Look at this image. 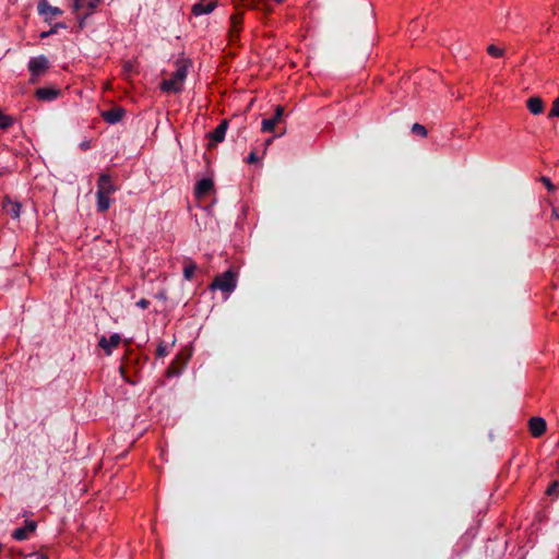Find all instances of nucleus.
Segmentation results:
<instances>
[{"instance_id": "nucleus-29", "label": "nucleus", "mask_w": 559, "mask_h": 559, "mask_svg": "<svg viewBox=\"0 0 559 559\" xmlns=\"http://www.w3.org/2000/svg\"><path fill=\"white\" fill-rule=\"evenodd\" d=\"M540 181L545 185L548 191H554L555 186L551 183L550 179L548 177H542Z\"/></svg>"}, {"instance_id": "nucleus-24", "label": "nucleus", "mask_w": 559, "mask_h": 559, "mask_svg": "<svg viewBox=\"0 0 559 559\" xmlns=\"http://www.w3.org/2000/svg\"><path fill=\"white\" fill-rule=\"evenodd\" d=\"M487 52L491 56V57H495V58H499V57H502L503 53H504V50L495 46V45H489L487 47Z\"/></svg>"}, {"instance_id": "nucleus-22", "label": "nucleus", "mask_w": 559, "mask_h": 559, "mask_svg": "<svg viewBox=\"0 0 559 559\" xmlns=\"http://www.w3.org/2000/svg\"><path fill=\"white\" fill-rule=\"evenodd\" d=\"M96 198H97V211L98 212H106L109 207H110V195H107V194H103V193H98L96 192Z\"/></svg>"}, {"instance_id": "nucleus-8", "label": "nucleus", "mask_w": 559, "mask_h": 559, "mask_svg": "<svg viewBox=\"0 0 559 559\" xmlns=\"http://www.w3.org/2000/svg\"><path fill=\"white\" fill-rule=\"evenodd\" d=\"M36 527L37 523L35 521H25L24 527H19L12 532V537L19 542L26 540L36 531Z\"/></svg>"}, {"instance_id": "nucleus-23", "label": "nucleus", "mask_w": 559, "mask_h": 559, "mask_svg": "<svg viewBox=\"0 0 559 559\" xmlns=\"http://www.w3.org/2000/svg\"><path fill=\"white\" fill-rule=\"evenodd\" d=\"M236 9L239 7L249 8V9H259L260 4L264 2V0H234Z\"/></svg>"}, {"instance_id": "nucleus-6", "label": "nucleus", "mask_w": 559, "mask_h": 559, "mask_svg": "<svg viewBox=\"0 0 559 559\" xmlns=\"http://www.w3.org/2000/svg\"><path fill=\"white\" fill-rule=\"evenodd\" d=\"M228 129V120L223 119L219 124L212 131L207 133L209 142V148L214 147L217 143H221L224 141L226 131Z\"/></svg>"}, {"instance_id": "nucleus-19", "label": "nucleus", "mask_w": 559, "mask_h": 559, "mask_svg": "<svg viewBox=\"0 0 559 559\" xmlns=\"http://www.w3.org/2000/svg\"><path fill=\"white\" fill-rule=\"evenodd\" d=\"M187 359L182 358L181 355H177L176 359L171 362V365L167 369L168 377L178 376L181 372L182 366L186 365Z\"/></svg>"}, {"instance_id": "nucleus-3", "label": "nucleus", "mask_w": 559, "mask_h": 559, "mask_svg": "<svg viewBox=\"0 0 559 559\" xmlns=\"http://www.w3.org/2000/svg\"><path fill=\"white\" fill-rule=\"evenodd\" d=\"M237 287V276L231 270H227L223 274H219L210 285V289H219L224 293H233Z\"/></svg>"}, {"instance_id": "nucleus-35", "label": "nucleus", "mask_w": 559, "mask_h": 559, "mask_svg": "<svg viewBox=\"0 0 559 559\" xmlns=\"http://www.w3.org/2000/svg\"><path fill=\"white\" fill-rule=\"evenodd\" d=\"M80 147L81 150H87L90 148V142L88 141H84L80 144Z\"/></svg>"}, {"instance_id": "nucleus-21", "label": "nucleus", "mask_w": 559, "mask_h": 559, "mask_svg": "<svg viewBox=\"0 0 559 559\" xmlns=\"http://www.w3.org/2000/svg\"><path fill=\"white\" fill-rule=\"evenodd\" d=\"M198 269L194 261L190 258H186L183 261V277L187 281H191L194 276V272Z\"/></svg>"}, {"instance_id": "nucleus-28", "label": "nucleus", "mask_w": 559, "mask_h": 559, "mask_svg": "<svg viewBox=\"0 0 559 559\" xmlns=\"http://www.w3.org/2000/svg\"><path fill=\"white\" fill-rule=\"evenodd\" d=\"M156 355L158 357H164L167 355V346L164 342H160L157 346V349H156Z\"/></svg>"}, {"instance_id": "nucleus-25", "label": "nucleus", "mask_w": 559, "mask_h": 559, "mask_svg": "<svg viewBox=\"0 0 559 559\" xmlns=\"http://www.w3.org/2000/svg\"><path fill=\"white\" fill-rule=\"evenodd\" d=\"M412 132L416 135L425 138L427 135V129L420 123H414L412 126Z\"/></svg>"}, {"instance_id": "nucleus-10", "label": "nucleus", "mask_w": 559, "mask_h": 559, "mask_svg": "<svg viewBox=\"0 0 559 559\" xmlns=\"http://www.w3.org/2000/svg\"><path fill=\"white\" fill-rule=\"evenodd\" d=\"M217 7V1L212 0H199L191 8V12L199 16L202 14L211 13Z\"/></svg>"}, {"instance_id": "nucleus-38", "label": "nucleus", "mask_w": 559, "mask_h": 559, "mask_svg": "<svg viewBox=\"0 0 559 559\" xmlns=\"http://www.w3.org/2000/svg\"><path fill=\"white\" fill-rule=\"evenodd\" d=\"M124 69H126V71H128V72H129V71H131V70H132V64H131V62H127V63L124 64Z\"/></svg>"}, {"instance_id": "nucleus-9", "label": "nucleus", "mask_w": 559, "mask_h": 559, "mask_svg": "<svg viewBox=\"0 0 559 559\" xmlns=\"http://www.w3.org/2000/svg\"><path fill=\"white\" fill-rule=\"evenodd\" d=\"M60 93L58 88L45 86L35 91V97L41 102H52L59 97Z\"/></svg>"}, {"instance_id": "nucleus-17", "label": "nucleus", "mask_w": 559, "mask_h": 559, "mask_svg": "<svg viewBox=\"0 0 559 559\" xmlns=\"http://www.w3.org/2000/svg\"><path fill=\"white\" fill-rule=\"evenodd\" d=\"M120 335L115 333L109 337V340H107L105 336H102L98 342V345L106 352L107 355H110L112 348L117 347L120 344Z\"/></svg>"}, {"instance_id": "nucleus-2", "label": "nucleus", "mask_w": 559, "mask_h": 559, "mask_svg": "<svg viewBox=\"0 0 559 559\" xmlns=\"http://www.w3.org/2000/svg\"><path fill=\"white\" fill-rule=\"evenodd\" d=\"M100 1L102 0H73L71 8L78 16L81 28L84 26L85 19L95 12Z\"/></svg>"}, {"instance_id": "nucleus-26", "label": "nucleus", "mask_w": 559, "mask_h": 559, "mask_svg": "<svg viewBox=\"0 0 559 559\" xmlns=\"http://www.w3.org/2000/svg\"><path fill=\"white\" fill-rule=\"evenodd\" d=\"M559 489V483L557 480L552 481L546 490L548 496L557 495Z\"/></svg>"}, {"instance_id": "nucleus-4", "label": "nucleus", "mask_w": 559, "mask_h": 559, "mask_svg": "<svg viewBox=\"0 0 559 559\" xmlns=\"http://www.w3.org/2000/svg\"><path fill=\"white\" fill-rule=\"evenodd\" d=\"M49 67V60L44 55L31 58L27 68L33 76L43 75Z\"/></svg>"}, {"instance_id": "nucleus-30", "label": "nucleus", "mask_w": 559, "mask_h": 559, "mask_svg": "<svg viewBox=\"0 0 559 559\" xmlns=\"http://www.w3.org/2000/svg\"><path fill=\"white\" fill-rule=\"evenodd\" d=\"M136 306L142 309H146L150 306V301L145 298H142L136 302Z\"/></svg>"}, {"instance_id": "nucleus-15", "label": "nucleus", "mask_w": 559, "mask_h": 559, "mask_svg": "<svg viewBox=\"0 0 559 559\" xmlns=\"http://www.w3.org/2000/svg\"><path fill=\"white\" fill-rule=\"evenodd\" d=\"M214 190V182L211 178H203L199 180L194 188V193L197 198H204L210 194L211 191Z\"/></svg>"}, {"instance_id": "nucleus-32", "label": "nucleus", "mask_w": 559, "mask_h": 559, "mask_svg": "<svg viewBox=\"0 0 559 559\" xmlns=\"http://www.w3.org/2000/svg\"><path fill=\"white\" fill-rule=\"evenodd\" d=\"M29 557H31V559H48L47 556H45L43 554H38V552H34Z\"/></svg>"}, {"instance_id": "nucleus-12", "label": "nucleus", "mask_w": 559, "mask_h": 559, "mask_svg": "<svg viewBox=\"0 0 559 559\" xmlns=\"http://www.w3.org/2000/svg\"><path fill=\"white\" fill-rule=\"evenodd\" d=\"M132 367L135 371H138L139 367H140V357L139 356H135V357H128L127 358V364L126 365H122L120 367V372H121V376L123 377V379L130 383V384H135L136 383V380L135 379H132L130 376H128V369Z\"/></svg>"}, {"instance_id": "nucleus-33", "label": "nucleus", "mask_w": 559, "mask_h": 559, "mask_svg": "<svg viewBox=\"0 0 559 559\" xmlns=\"http://www.w3.org/2000/svg\"><path fill=\"white\" fill-rule=\"evenodd\" d=\"M58 28H66V25L63 23H57L50 29H55L56 34L58 32Z\"/></svg>"}, {"instance_id": "nucleus-36", "label": "nucleus", "mask_w": 559, "mask_h": 559, "mask_svg": "<svg viewBox=\"0 0 559 559\" xmlns=\"http://www.w3.org/2000/svg\"><path fill=\"white\" fill-rule=\"evenodd\" d=\"M38 79H39V76H33V74H31L29 83L36 84V83H38Z\"/></svg>"}, {"instance_id": "nucleus-27", "label": "nucleus", "mask_w": 559, "mask_h": 559, "mask_svg": "<svg viewBox=\"0 0 559 559\" xmlns=\"http://www.w3.org/2000/svg\"><path fill=\"white\" fill-rule=\"evenodd\" d=\"M548 116L549 117H559V97L554 100L551 110Z\"/></svg>"}, {"instance_id": "nucleus-11", "label": "nucleus", "mask_w": 559, "mask_h": 559, "mask_svg": "<svg viewBox=\"0 0 559 559\" xmlns=\"http://www.w3.org/2000/svg\"><path fill=\"white\" fill-rule=\"evenodd\" d=\"M284 116V107L283 106H276L275 114L272 118L263 119L262 120V131L263 132H272Z\"/></svg>"}, {"instance_id": "nucleus-40", "label": "nucleus", "mask_w": 559, "mask_h": 559, "mask_svg": "<svg viewBox=\"0 0 559 559\" xmlns=\"http://www.w3.org/2000/svg\"><path fill=\"white\" fill-rule=\"evenodd\" d=\"M271 142H272V139H269V140L266 141V145L271 144Z\"/></svg>"}, {"instance_id": "nucleus-18", "label": "nucleus", "mask_w": 559, "mask_h": 559, "mask_svg": "<svg viewBox=\"0 0 559 559\" xmlns=\"http://www.w3.org/2000/svg\"><path fill=\"white\" fill-rule=\"evenodd\" d=\"M3 210L7 214H9L12 218L16 219L20 217L21 213V203L16 201H12L10 198H5L3 201Z\"/></svg>"}, {"instance_id": "nucleus-5", "label": "nucleus", "mask_w": 559, "mask_h": 559, "mask_svg": "<svg viewBox=\"0 0 559 559\" xmlns=\"http://www.w3.org/2000/svg\"><path fill=\"white\" fill-rule=\"evenodd\" d=\"M38 14L44 16L45 21L51 23L53 19L60 16L63 11L49 4L47 0H40L37 4Z\"/></svg>"}, {"instance_id": "nucleus-37", "label": "nucleus", "mask_w": 559, "mask_h": 559, "mask_svg": "<svg viewBox=\"0 0 559 559\" xmlns=\"http://www.w3.org/2000/svg\"><path fill=\"white\" fill-rule=\"evenodd\" d=\"M552 215L559 219V207H554L552 209Z\"/></svg>"}, {"instance_id": "nucleus-34", "label": "nucleus", "mask_w": 559, "mask_h": 559, "mask_svg": "<svg viewBox=\"0 0 559 559\" xmlns=\"http://www.w3.org/2000/svg\"><path fill=\"white\" fill-rule=\"evenodd\" d=\"M52 34H55V29H49L48 32L41 33L40 37L45 38V37H48V36L52 35Z\"/></svg>"}, {"instance_id": "nucleus-31", "label": "nucleus", "mask_w": 559, "mask_h": 559, "mask_svg": "<svg viewBox=\"0 0 559 559\" xmlns=\"http://www.w3.org/2000/svg\"><path fill=\"white\" fill-rule=\"evenodd\" d=\"M257 162H258V156H257L255 152H251L247 158V163L254 164Z\"/></svg>"}, {"instance_id": "nucleus-14", "label": "nucleus", "mask_w": 559, "mask_h": 559, "mask_svg": "<svg viewBox=\"0 0 559 559\" xmlns=\"http://www.w3.org/2000/svg\"><path fill=\"white\" fill-rule=\"evenodd\" d=\"M126 114L122 107H114L102 112V118L110 124L119 122Z\"/></svg>"}, {"instance_id": "nucleus-20", "label": "nucleus", "mask_w": 559, "mask_h": 559, "mask_svg": "<svg viewBox=\"0 0 559 559\" xmlns=\"http://www.w3.org/2000/svg\"><path fill=\"white\" fill-rule=\"evenodd\" d=\"M526 105L533 115L542 114L544 110V102L540 97H530Z\"/></svg>"}, {"instance_id": "nucleus-1", "label": "nucleus", "mask_w": 559, "mask_h": 559, "mask_svg": "<svg viewBox=\"0 0 559 559\" xmlns=\"http://www.w3.org/2000/svg\"><path fill=\"white\" fill-rule=\"evenodd\" d=\"M187 64H181L178 67L170 79L162 81L159 88L165 93H180L182 91V85L187 79Z\"/></svg>"}, {"instance_id": "nucleus-13", "label": "nucleus", "mask_w": 559, "mask_h": 559, "mask_svg": "<svg viewBox=\"0 0 559 559\" xmlns=\"http://www.w3.org/2000/svg\"><path fill=\"white\" fill-rule=\"evenodd\" d=\"M530 432L534 438H538L545 433L547 429L546 420L542 417H532L528 420Z\"/></svg>"}, {"instance_id": "nucleus-39", "label": "nucleus", "mask_w": 559, "mask_h": 559, "mask_svg": "<svg viewBox=\"0 0 559 559\" xmlns=\"http://www.w3.org/2000/svg\"><path fill=\"white\" fill-rule=\"evenodd\" d=\"M7 174V168L0 167V177L4 176Z\"/></svg>"}, {"instance_id": "nucleus-16", "label": "nucleus", "mask_w": 559, "mask_h": 559, "mask_svg": "<svg viewBox=\"0 0 559 559\" xmlns=\"http://www.w3.org/2000/svg\"><path fill=\"white\" fill-rule=\"evenodd\" d=\"M231 28L229 31V38L231 43L239 39V32L242 24V13L236 12L230 16Z\"/></svg>"}, {"instance_id": "nucleus-7", "label": "nucleus", "mask_w": 559, "mask_h": 559, "mask_svg": "<svg viewBox=\"0 0 559 559\" xmlns=\"http://www.w3.org/2000/svg\"><path fill=\"white\" fill-rule=\"evenodd\" d=\"M117 191V187L114 185L110 175L100 174L97 180V192L111 195Z\"/></svg>"}]
</instances>
